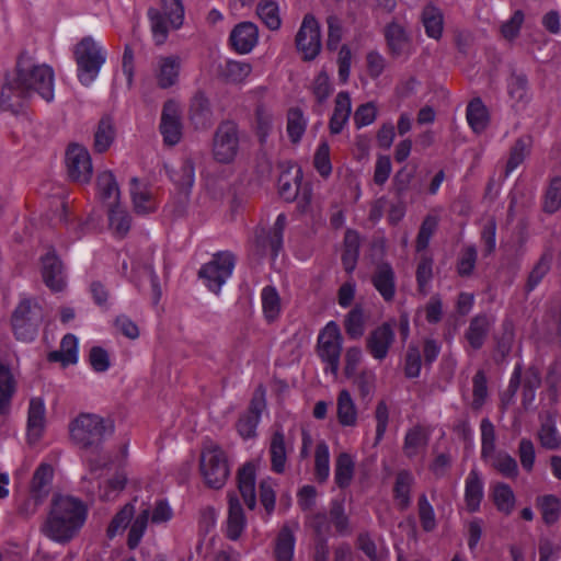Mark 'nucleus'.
I'll return each instance as SVG.
<instances>
[{
    "label": "nucleus",
    "mask_w": 561,
    "mask_h": 561,
    "mask_svg": "<svg viewBox=\"0 0 561 561\" xmlns=\"http://www.w3.org/2000/svg\"><path fill=\"white\" fill-rule=\"evenodd\" d=\"M300 170H296V174L293 179L287 173H284L278 179V191L280 196L286 201H291L298 197V204L302 211H306L307 206L311 199V192L309 188L304 187L300 192L299 185Z\"/></svg>",
    "instance_id": "24"
},
{
    "label": "nucleus",
    "mask_w": 561,
    "mask_h": 561,
    "mask_svg": "<svg viewBox=\"0 0 561 561\" xmlns=\"http://www.w3.org/2000/svg\"><path fill=\"white\" fill-rule=\"evenodd\" d=\"M482 458L503 476L507 478H514L517 476V462L508 454L494 450L492 456H484Z\"/></svg>",
    "instance_id": "45"
},
{
    "label": "nucleus",
    "mask_w": 561,
    "mask_h": 561,
    "mask_svg": "<svg viewBox=\"0 0 561 561\" xmlns=\"http://www.w3.org/2000/svg\"><path fill=\"white\" fill-rule=\"evenodd\" d=\"M531 146V139L528 136L520 137L513 146L506 164V175L514 172L528 156Z\"/></svg>",
    "instance_id": "47"
},
{
    "label": "nucleus",
    "mask_w": 561,
    "mask_h": 561,
    "mask_svg": "<svg viewBox=\"0 0 561 561\" xmlns=\"http://www.w3.org/2000/svg\"><path fill=\"white\" fill-rule=\"evenodd\" d=\"M256 13L270 30L274 31L279 28L282 21L279 16V9L275 1L261 0L257 4Z\"/></svg>",
    "instance_id": "46"
},
{
    "label": "nucleus",
    "mask_w": 561,
    "mask_h": 561,
    "mask_svg": "<svg viewBox=\"0 0 561 561\" xmlns=\"http://www.w3.org/2000/svg\"><path fill=\"white\" fill-rule=\"evenodd\" d=\"M232 47L239 54H249L259 42V28L252 22H241L230 33Z\"/></svg>",
    "instance_id": "23"
},
{
    "label": "nucleus",
    "mask_w": 561,
    "mask_h": 561,
    "mask_svg": "<svg viewBox=\"0 0 561 561\" xmlns=\"http://www.w3.org/2000/svg\"><path fill=\"white\" fill-rule=\"evenodd\" d=\"M261 302L264 318L268 322L275 321L282 311V300L273 286H265L261 291Z\"/></svg>",
    "instance_id": "38"
},
{
    "label": "nucleus",
    "mask_w": 561,
    "mask_h": 561,
    "mask_svg": "<svg viewBox=\"0 0 561 561\" xmlns=\"http://www.w3.org/2000/svg\"><path fill=\"white\" fill-rule=\"evenodd\" d=\"M160 131L164 142L169 146H174L181 140V105L178 101L169 100L164 103L161 114Z\"/></svg>",
    "instance_id": "16"
},
{
    "label": "nucleus",
    "mask_w": 561,
    "mask_h": 561,
    "mask_svg": "<svg viewBox=\"0 0 561 561\" xmlns=\"http://www.w3.org/2000/svg\"><path fill=\"white\" fill-rule=\"evenodd\" d=\"M351 113L352 101L350 94L344 91L337 93L329 123L331 134L337 135L343 130L350 119Z\"/></svg>",
    "instance_id": "27"
},
{
    "label": "nucleus",
    "mask_w": 561,
    "mask_h": 561,
    "mask_svg": "<svg viewBox=\"0 0 561 561\" xmlns=\"http://www.w3.org/2000/svg\"><path fill=\"white\" fill-rule=\"evenodd\" d=\"M96 197L107 208L108 226L112 232L118 238L125 237L130 228V216L119 202V187L111 171L99 173Z\"/></svg>",
    "instance_id": "3"
},
{
    "label": "nucleus",
    "mask_w": 561,
    "mask_h": 561,
    "mask_svg": "<svg viewBox=\"0 0 561 561\" xmlns=\"http://www.w3.org/2000/svg\"><path fill=\"white\" fill-rule=\"evenodd\" d=\"M342 350V335L339 325L334 321L327 323L318 336V354L327 364L324 373L336 376L340 366Z\"/></svg>",
    "instance_id": "11"
},
{
    "label": "nucleus",
    "mask_w": 561,
    "mask_h": 561,
    "mask_svg": "<svg viewBox=\"0 0 561 561\" xmlns=\"http://www.w3.org/2000/svg\"><path fill=\"white\" fill-rule=\"evenodd\" d=\"M286 226L285 214H279L275 220L274 227L270 232L262 231L256 237V248L261 255H265L267 252L276 257L283 247V231Z\"/></svg>",
    "instance_id": "20"
},
{
    "label": "nucleus",
    "mask_w": 561,
    "mask_h": 561,
    "mask_svg": "<svg viewBox=\"0 0 561 561\" xmlns=\"http://www.w3.org/2000/svg\"><path fill=\"white\" fill-rule=\"evenodd\" d=\"M162 12L149 9L152 38L157 45H162L169 35V30H178L184 21V7L181 0H161Z\"/></svg>",
    "instance_id": "7"
},
{
    "label": "nucleus",
    "mask_w": 561,
    "mask_h": 561,
    "mask_svg": "<svg viewBox=\"0 0 561 561\" xmlns=\"http://www.w3.org/2000/svg\"><path fill=\"white\" fill-rule=\"evenodd\" d=\"M377 117V107L373 102L359 105L354 113V124L356 128H363L375 122Z\"/></svg>",
    "instance_id": "64"
},
{
    "label": "nucleus",
    "mask_w": 561,
    "mask_h": 561,
    "mask_svg": "<svg viewBox=\"0 0 561 561\" xmlns=\"http://www.w3.org/2000/svg\"><path fill=\"white\" fill-rule=\"evenodd\" d=\"M247 525V519L237 496H229V508L227 518V537L231 540L240 538Z\"/></svg>",
    "instance_id": "33"
},
{
    "label": "nucleus",
    "mask_w": 561,
    "mask_h": 561,
    "mask_svg": "<svg viewBox=\"0 0 561 561\" xmlns=\"http://www.w3.org/2000/svg\"><path fill=\"white\" fill-rule=\"evenodd\" d=\"M336 417L343 427H355L358 423V409L347 389H342L337 394Z\"/></svg>",
    "instance_id": "26"
},
{
    "label": "nucleus",
    "mask_w": 561,
    "mask_h": 561,
    "mask_svg": "<svg viewBox=\"0 0 561 561\" xmlns=\"http://www.w3.org/2000/svg\"><path fill=\"white\" fill-rule=\"evenodd\" d=\"M394 340V331L390 323H382L371 331L367 339V348L375 359H383Z\"/></svg>",
    "instance_id": "22"
},
{
    "label": "nucleus",
    "mask_w": 561,
    "mask_h": 561,
    "mask_svg": "<svg viewBox=\"0 0 561 561\" xmlns=\"http://www.w3.org/2000/svg\"><path fill=\"white\" fill-rule=\"evenodd\" d=\"M467 121L474 133L483 131L489 124V113L481 100H472L467 107Z\"/></svg>",
    "instance_id": "43"
},
{
    "label": "nucleus",
    "mask_w": 561,
    "mask_h": 561,
    "mask_svg": "<svg viewBox=\"0 0 561 561\" xmlns=\"http://www.w3.org/2000/svg\"><path fill=\"white\" fill-rule=\"evenodd\" d=\"M135 515V505L134 503L126 504L112 519L108 528L107 535L110 538L115 537L117 534L122 533L126 529V527L130 524L133 516Z\"/></svg>",
    "instance_id": "55"
},
{
    "label": "nucleus",
    "mask_w": 561,
    "mask_h": 561,
    "mask_svg": "<svg viewBox=\"0 0 561 561\" xmlns=\"http://www.w3.org/2000/svg\"><path fill=\"white\" fill-rule=\"evenodd\" d=\"M308 121L298 108H291L287 117V133L293 142H299L306 131Z\"/></svg>",
    "instance_id": "52"
},
{
    "label": "nucleus",
    "mask_w": 561,
    "mask_h": 561,
    "mask_svg": "<svg viewBox=\"0 0 561 561\" xmlns=\"http://www.w3.org/2000/svg\"><path fill=\"white\" fill-rule=\"evenodd\" d=\"M73 53L78 66V79L88 87L94 82L105 64L106 50L101 43L87 36L77 44Z\"/></svg>",
    "instance_id": "6"
},
{
    "label": "nucleus",
    "mask_w": 561,
    "mask_h": 561,
    "mask_svg": "<svg viewBox=\"0 0 561 561\" xmlns=\"http://www.w3.org/2000/svg\"><path fill=\"white\" fill-rule=\"evenodd\" d=\"M539 440L547 449H557L561 445V435L551 422L543 423L539 431Z\"/></svg>",
    "instance_id": "63"
},
{
    "label": "nucleus",
    "mask_w": 561,
    "mask_h": 561,
    "mask_svg": "<svg viewBox=\"0 0 561 561\" xmlns=\"http://www.w3.org/2000/svg\"><path fill=\"white\" fill-rule=\"evenodd\" d=\"M561 207V176L551 179L545 194L543 209L547 213H556Z\"/></svg>",
    "instance_id": "58"
},
{
    "label": "nucleus",
    "mask_w": 561,
    "mask_h": 561,
    "mask_svg": "<svg viewBox=\"0 0 561 561\" xmlns=\"http://www.w3.org/2000/svg\"><path fill=\"white\" fill-rule=\"evenodd\" d=\"M71 442L80 448L99 446L107 435L113 433V424L94 413H80L69 422Z\"/></svg>",
    "instance_id": "4"
},
{
    "label": "nucleus",
    "mask_w": 561,
    "mask_h": 561,
    "mask_svg": "<svg viewBox=\"0 0 561 561\" xmlns=\"http://www.w3.org/2000/svg\"><path fill=\"white\" fill-rule=\"evenodd\" d=\"M130 195L135 210L138 214H149L156 210L157 203L150 187L137 179L130 182Z\"/></svg>",
    "instance_id": "28"
},
{
    "label": "nucleus",
    "mask_w": 561,
    "mask_h": 561,
    "mask_svg": "<svg viewBox=\"0 0 561 561\" xmlns=\"http://www.w3.org/2000/svg\"><path fill=\"white\" fill-rule=\"evenodd\" d=\"M377 376L373 370L362 371L355 379L358 394L363 401L369 402L376 392Z\"/></svg>",
    "instance_id": "56"
},
{
    "label": "nucleus",
    "mask_w": 561,
    "mask_h": 561,
    "mask_svg": "<svg viewBox=\"0 0 561 561\" xmlns=\"http://www.w3.org/2000/svg\"><path fill=\"white\" fill-rule=\"evenodd\" d=\"M345 330L352 339H359L365 331V317L358 306L353 308L345 318Z\"/></svg>",
    "instance_id": "57"
},
{
    "label": "nucleus",
    "mask_w": 561,
    "mask_h": 561,
    "mask_svg": "<svg viewBox=\"0 0 561 561\" xmlns=\"http://www.w3.org/2000/svg\"><path fill=\"white\" fill-rule=\"evenodd\" d=\"M355 473V457L348 453H341L335 460L334 481L341 489L347 488Z\"/></svg>",
    "instance_id": "35"
},
{
    "label": "nucleus",
    "mask_w": 561,
    "mask_h": 561,
    "mask_svg": "<svg viewBox=\"0 0 561 561\" xmlns=\"http://www.w3.org/2000/svg\"><path fill=\"white\" fill-rule=\"evenodd\" d=\"M169 176L174 185L183 193H188L195 182V169L188 159L169 171Z\"/></svg>",
    "instance_id": "34"
},
{
    "label": "nucleus",
    "mask_w": 561,
    "mask_h": 561,
    "mask_svg": "<svg viewBox=\"0 0 561 561\" xmlns=\"http://www.w3.org/2000/svg\"><path fill=\"white\" fill-rule=\"evenodd\" d=\"M385 37L390 53L396 57L409 56L413 51L412 39L407 30L397 22L385 28Z\"/></svg>",
    "instance_id": "21"
},
{
    "label": "nucleus",
    "mask_w": 561,
    "mask_h": 561,
    "mask_svg": "<svg viewBox=\"0 0 561 561\" xmlns=\"http://www.w3.org/2000/svg\"><path fill=\"white\" fill-rule=\"evenodd\" d=\"M47 427V411L43 398L35 397L28 402L26 439L30 445L41 442Z\"/></svg>",
    "instance_id": "15"
},
{
    "label": "nucleus",
    "mask_w": 561,
    "mask_h": 561,
    "mask_svg": "<svg viewBox=\"0 0 561 561\" xmlns=\"http://www.w3.org/2000/svg\"><path fill=\"white\" fill-rule=\"evenodd\" d=\"M484 497V482L478 470L472 469L465 480V504L470 513L480 510Z\"/></svg>",
    "instance_id": "25"
},
{
    "label": "nucleus",
    "mask_w": 561,
    "mask_h": 561,
    "mask_svg": "<svg viewBox=\"0 0 561 561\" xmlns=\"http://www.w3.org/2000/svg\"><path fill=\"white\" fill-rule=\"evenodd\" d=\"M234 265V255L229 251H220L214 254L210 262L202 266L198 274L209 290L218 293L231 277Z\"/></svg>",
    "instance_id": "10"
},
{
    "label": "nucleus",
    "mask_w": 561,
    "mask_h": 561,
    "mask_svg": "<svg viewBox=\"0 0 561 561\" xmlns=\"http://www.w3.org/2000/svg\"><path fill=\"white\" fill-rule=\"evenodd\" d=\"M421 22L427 37L438 41L444 32V13L433 3H427L421 13Z\"/></svg>",
    "instance_id": "29"
},
{
    "label": "nucleus",
    "mask_w": 561,
    "mask_h": 561,
    "mask_svg": "<svg viewBox=\"0 0 561 561\" xmlns=\"http://www.w3.org/2000/svg\"><path fill=\"white\" fill-rule=\"evenodd\" d=\"M371 280L376 290L386 301L393 299L396 294L394 272L389 264L378 265Z\"/></svg>",
    "instance_id": "30"
},
{
    "label": "nucleus",
    "mask_w": 561,
    "mask_h": 561,
    "mask_svg": "<svg viewBox=\"0 0 561 561\" xmlns=\"http://www.w3.org/2000/svg\"><path fill=\"white\" fill-rule=\"evenodd\" d=\"M537 505L541 512L542 518L547 524H553L558 520L561 510L560 500L554 495H542L537 499Z\"/></svg>",
    "instance_id": "53"
},
{
    "label": "nucleus",
    "mask_w": 561,
    "mask_h": 561,
    "mask_svg": "<svg viewBox=\"0 0 561 561\" xmlns=\"http://www.w3.org/2000/svg\"><path fill=\"white\" fill-rule=\"evenodd\" d=\"M43 319L42 308L36 300L22 299L12 316V328L18 340L28 342L36 336Z\"/></svg>",
    "instance_id": "9"
},
{
    "label": "nucleus",
    "mask_w": 561,
    "mask_h": 561,
    "mask_svg": "<svg viewBox=\"0 0 561 561\" xmlns=\"http://www.w3.org/2000/svg\"><path fill=\"white\" fill-rule=\"evenodd\" d=\"M427 444L426 433L423 427L410 428L404 437L403 453L409 458H414L424 453Z\"/></svg>",
    "instance_id": "37"
},
{
    "label": "nucleus",
    "mask_w": 561,
    "mask_h": 561,
    "mask_svg": "<svg viewBox=\"0 0 561 561\" xmlns=\"http://www.w3.org/2000/svg\"><path fill=\"white\" fill-rule=\"evenodd\" d=\"M311 91L313 96L319 103L328 100L333 92V85L330 81L329 75L322 70L313 79L311 83Z\"/></svg>",
    "instance_id": "59"
},
{
    "label": "nucleus",
    "mask_w": 561,
    "mask_h": 561,
    "mask_svg": "<svg viewBox=\"0 0 561 561\" xmlns=\"http://www.w3.org/2000/svg\"><path fill=\"white\" fill-rule=\"evenodd\" d=\"M413 482L414 478L409 471H400L397 476L394 484V497L402 508H405L411 502L410 492Z\"/></svg>",
    "instance_id": "48"
},
{
    "label": "nucleus",
    "mask_w": 561,
    "mask_h": 561,
    "mask_svg": "<svg viewBox=\"0 0 561 561\" xmlns=\"http://www.w3.org/2000/svg\"><path fill=\"white\" fill-rule=\"evenodd\" d=\"M238 486L244 503L250 510H253L256 505L255 468L253 463H245L239 470Z\"/></svg>",
    "instance_id": "31"
},
{
    "label": "nucleus",
    "mask_w": 561,
    "mask_h": 561,
    "mask_svg": "<svg viewBox=\"0 0 561 561\" xmlns=\"http://www.w3.org/2000/svg\"><path fill=\"white\" fill-rule=\"evenodd\" d=\"M270 455L272 469L277 473L284 472L286 467L287 453L285 446V437L280 431H276L272 436Z\"/></svg>",
    "instance_id": "41"
},
{
    "label": "nucleus",
    "mask_w": 561,
    "mask_h": 561,
    "mask_svg": "<svg viewBox=\"0 0 561 561\" xmlns=\"http://www.w3.org/2000/svg\"><path fill=\"white\" fill-rule=\"evenodd\" d=\"M491 496L497 511L510 515L515 507V494L506 483H496L492 486Z\"/></svg>",
    "instance_id": "39"
},
{
    "label": "nucleus",
    "mask_w": 561,
    "mask_h": 561,
    "mask_svg": "<svg viewBox=\"0 0 561 561\" xmlns=\"http://www.w3.org/2000/svg\"><path fill=\"white\" fill-rule=\"evenodd\" d=\"M314 474L320 482L327 481L330 476V450L324 442L319 443L316 447Z\"/></svg>",
    "instance_id": "51"
},
{
    "label": "nucleus",
    "mask_w": 561,
    "mask_h": 561,
    "mask_svg": "<svg viewBox=\"0 0 561 561\" xmlns=\"http://www.w3.org/2000/svg\"><path fill=\"white\" fill-rule=\"evenodd\" d=\"M265 405V392L259 389L251 400L249 411L239 419L237 424V430L243 438L247 439L255 436L256 427Z\"/></svg>",
    "instance_id": "18"
},
{
    "label": "nucleus",
    "mask_w": 561,
    "mask_h": 561,
    "mask_svg": "<svg viewBox=\"0 0 561 561\" xmlns=\"http://www.w3.org/2000/svg\"><path fill=\"white\" fill-rule=\"evenodd\" d=\"M46 102L55 96V73L51 67L20 60L15 71L8 76L0 91V108L18 113L32 95Z\"/></svg>",
    "instance_id": "1"
},
{
    "label": "nucleus",
    "mask_w": 561,
    "mask_h": 561,
    "mask_svg": "<svg viewBox=\"0 0 561 561\" xmlns=\"http://www.w3.org/2000/svg\"><path fill=\"white\" fill-rule=\"evenodd\" d=\"M296 46L304 60H313L321 51V28L312 14L305 15L296 35Z\"/></svg>",
    "instance_id": "13"
},
{
    "label": "nucleus",
    "mask_w": 561,
    "mask_h": 561,
    "mask_svg": "<svg viewBox=\"0 0 561 561\" xmlns=\"http://www.w3.org/2000/svg\"><path fill=\"white\" fill-rule=\"evenodd\" d=\"M128 455L127 445H123L119 449V456L115 460L91 461L90 472L96 474L100 469H104L108 473L112 468L115 472L99 483L98 495L102 501H114L125 489L127 482V472L125 470L126 458Z\"/></svg>",
    "instance_id": "5"
},
{
    "label": "nucleus",
    "mask_w": 561,
    "mask_h": 561,
    "mask_svg": "<svg viewBox=\"0 0 561 561\" xmlns=\"http://www.w3.org/2000/svg\"><path fill=\"white\" fill-rule=\"evenodd\" d=\"M438 226V218L433 215H428L423 220L417 239H416V251L421 252L425 250L431 241L433 233L435 232Z\"/></svg>",
    "instance_id": "60"
},
{
    "label": "nucleus",
    "mask_w": 561,
    "mask_h": 561,
    "mask_svg": "<svg viewBox=\"0 0 561 561\" xmlns=\"http://www.w3.org/2000/svg\"><path fill=\"white\" fill-rule=\"evenodd\" d=\"M67 171L71 180L79 183H89L92 176V161L88 149L81 145L72 144L66 152Z\"/></svg>",
    "instance_id": "14"
},
{
    "label": "nucleus",
    "mask_w": 561,
    "mask_h": 561,
    "mask_svg": "<svg viewBox=\"0 0 561 561\" xmlns=\"http://www.w3.org/2000/svg\"><path fill=\"white\" fill-rule=\"evenodd\" d=\"M375 421H376V436L375 443H380L387 432L389 424V407L385 400H381L377 403L375 410Z\"/></svg>",
    "instance_id": "62"
},
{
    "label": "nucleus",
    "mask_w": 561,
    "mask_h": 561,
    "mask_svg": "<svg viewBox=\"0 0 561 561\" xmlns=\"http://www.w3.org/2000/svg\"><path fill=\"white\" fill-rule=\"evenodd\" d=\"M313 167L322 178H328L332 173L330 146L328 141L321 140L319 142L313 156Z\"/></svg>",
    "instance_id": "54"
},
{
    "label": "nucleus",
    "mask_w": 561,
    "mask_h": 561,
    "mask_svg": "<svg viewBox=\"0 0 561 561\" xmlns=\"http://www.w3.org/2000/svg\"><path fill=\"white\" fill-rule=\"evenodd\" d=\"M115 139V127L113 119L104 116L99 122L94 134V148L99 152L106 151Z\"/></svg>",
    "instance_id": "42"
},
{
    "label": "nucleus",
    "mask_w": 561,
    "mask_h": 561,
    "mask_svg": "<svg viewBox=\"0 0 561 561\" xmlns=\"http://www.w3.org/2000/svg\"><path fill=\"white\" fill-rule=\"evenodd\" d=\"M149 508H144L136 518L130 522L127 545L129 549H135L140 543L149 522Z\"/></svg>",
    "instance_id": "49"
},
{
    "label": "nucleus",
    "mask_w": 561,
    "mask_h": 561,
    "mask_svg": "<svg viewBox=\"0 0 561 561\" xmlns=\"http://www.w3.org/2000/svg\"><path fill=\"white\" fill-rule=\"evenodd\" d=\"M79 358V341L73 334H66L58 351L48 354L50 362H59L64 367L75 365Z\"/></svg>",
    "instance_id": "32"
},
{
    "label": "nucleus",
    "mask_w": 561,
    "mask_h": 561,
    "mask_svg": "<svg viewBox=\"0 0 561 561\" xmlns=\"http://www.w3.org/2000/svg\"><path fill=\"white\" fill-rule=\"evenodd\" d=\"M54 470L48 463H42L36 469L31 484V493L35 502L41 501L49 491Z\"/></svg>",
    "instance_id": "36"
},
{
    "label": "nucleus",
    "mask_w": 561,
    "mask_h": 561,
    "mask_svg": "<svg viewBox=\"0 0 561 561\" xmlns=\"http://www.w3.org/2000/svg\"><path fill=\"white\" fill-rule=\"evenodd\" d=\"M490 324L491 321L486 316H477L471 320L466 337L472 348L478 350L482 346Z\"/></svg>",
    "instance_id": "40"
},
{
    "label": "nucleus",
    "mask_w": 561,
    "mask_h": 561,
    "mask_svg": "<svg viewBox=\"0 0 561 561\" xmlns=\"http://www.w3.org/2000/svg\"><path fill=\"white\" fill-rule=\"evenodd\" d=\"M87 517L88 508L82 501L59 495L53 501L43 531L53 541L66 545L80 533Z\"/></svg>",
    "instance_id": "2"
},
{
    "label": "nucleus",
    "mask_w": 561,
    "mask_h": 561,
    "mask_svg": "<svg viewBox=\"0 0 561 561\" xmlns=\"http://www.w3.org/2000/svg\"><path fill=\"white\" fill-rule=\"evenodd\" d=\"M182 58L178 55L159 56L153 66L157 84L161 89L175 85L180 80Z\"/></svg>",
    "instance_id": "17"
},
{
    "label": "nucleus",
    "mask_w": 561,
    "mask_h": 561,
    "mask_svg": "<svg viewBox=\"0 0 561 561\" xmlns=\"http://www.w3.org/2000/svg\"><path fill=\"white\" fill-rule=\"evenodd\" d=\"M42 277L45 285L53 291H60L66 287V273L54 251L42 256Z\"/></svg>",
    "instance_id": "19"
},
{
    "label": "nucleus",
    "mask_w": 561,
    "mask_h": 561,
    "mask_svg": "<svg viewBox=\"0 0 561 561\" xmlns=\"http://www.w3.org/2000/svg\"><path fill=\"white\" fill-rule=\"evenodd\" d=\"M295 551V536L289 526H284L276 540L275 556L277 561H291Z\"/></svg>",
    "instance_id": "44"
},
{
    "label": "nucleus",
    "mask_w": 561,
    "mask_h": 561,
    "mask_svg": "<svg viewBox=\"0 0 561 561\" xmlns=\"http://www.w3.org/2000/svg\"><path fill=\"white\" fill-rule=\"evenodd\" d=\"M239 130L234 123L225 122L216 130L213 142L214 158L221 163L232 162L239 151Z\"/></svg>",
    "instance_id": "12"
},
{
    "label": "nucleus",
    "mask_w": 561,
    "mask_h": 561,
    "mask_svg": "<svg viewBox=\"0 0 561 561\" xmlns=\"http://www.w3.org/2000/svg\"><path fill=\"white\" fill-rule=\"evenodd\" d=\"M481 430V456H492L495 450V428L489 419H483Z\"/></svg>",
    "instance_id": "61"
},
{
    "label": "nucleus",
    "mask_w": 561,
    "mask_h": 561,
    "mask_svg": "<svg viewBox=\"0 0 561 561\" xmlns=\"http://www.w3.org/2000/svg\"><path fill=\"white\" fill-rule=\"evenodd\" d=\"M251 72L252 66L249 62L239 60H228L222 69L225 78L233 83L245 82Z\"/></svg>",
    "instance_id": "50"
},
{
    "label": "nucleus",
    "mask_w": 561,
    "mask_h": 561,
    "mask_svg": "<svg viewBox=\"0 0 561 561\" xmlns=\"http://www.w3.org/2000/svg\"><path fill=\"white\" fill-rule=\"evenodd\" d=\"M201 472L207 485L214 489L221 488L228 476L229 467L224 450L214 443L204 446L201 455Z\"/></svg>",
    "instance_id": "8"
}]
</instances>
